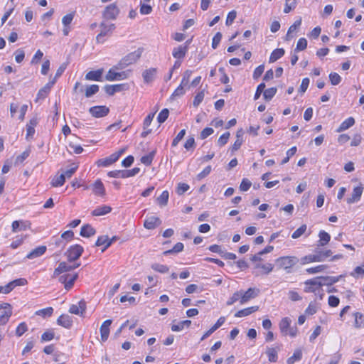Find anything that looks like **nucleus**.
<instances>
[{"label": "nucleus", "instance_id": "f257e3e1", "mask_svg": "<svg viewBox=\"0 0 364 364\" xmlns=\"http://www.w3.org/2000/svg\"><path fill=\"white\" fill-rule=\"evenodd\" d=\"M142 53V48H139L136 50L129 53L122 58L121 60L114 65V68L116 69H124L126 67L135 63L141 58Z\"/></svg>", "mask_w": 364, "mask_h": 364}, {"label": "nucleus", "instance_id": "f03ea898", "mask_svg": "<svg viewBox=\"0 0 364 364\" xmlns=\"http://www.w3.org/2000/svg\"><path fill=\"white\" fill-rule=\"evenodd\" d=\"M333 252L331 250H324V251H316V254L309 255L303 257L301 259V263L302 264H305L310 262H323L328 257L332 255Z\"/></svg>", "mask_w": 364, "mask_h": 364}, {"label": "nucleus", "instance_id": "7ed1b4c3", "mask_svg": "<svg viewBox=\"0 0 364 364\" xmlns=\"http://www.w3.org/2000/svg\"><path fill=\"white\" fill-rule=\"evenodd\" d=\"M299 262L295 256L280 257L276 259V264L279 269H284L287 273L291 272V269Z\"/></svg>", "mask_w": 364, "mask_h": 364}, {"label": "nucleus", "instance_id": "20e7f679", "mask_svg": "<svg viewBox=\"0 0 364 364\" xmlns=\"http://www.w3.org/2000/svg\"><path fill=\"white\" fill-rule=\"evenodd\" d=\"M117 69L113 66L107 72L105 79L108 81H114V80H120L128 78L130 70L122 71V72H116Z\"/></svg>", "mask_w": 364, "mask_h": 364}, {"label": "nucleus", "instance_id": "39448f33", "mask_svg": "<svg viewBox=\"0 0 364 364\" xmlns=\"http://www.w3.org/2000/svg\"><path fill=\"white\" fill-rule=\"evenodd\" d=\"M83 247L80 245H75L71 246L65 255L67 256L69 262H73L77 260L83 252Z\"/></svg>", "mask_w": 364, "mask_h": 364}, {"label": "nucleus", "instance_id": "423d86ee", "mask_svg": "<svg viewBox=\"0 0 364 364\" xmlns=\"http://www.w3.org/2000/svg\"><path fill=\"white\" fill-rule=\"evenodd\" d=\"M101 28L100 33L97 36L96 40L97 43H103V38L106 36H109L112 31L115 29V25L114 23L106 24L105 22H102L100 25Z\"/></svg>", "mask_w": 364, "mask_h": 364}, {"label": "nucleus", "instance_id": "0eeeda50", "mask_svg": "<svg viewBox=\"0 0 364 364\" xmlns=\"http://www.w3.org/2000/svg\"><path fill=\"white\" fill-rule=\"evenodd\" d=\"M12 314L11 306L4 303L0 304V325L6 324Z\"/></svg>", "mask_w": 364, "mask_h": 364}, {"label": "nucleus", "instance_id": "6e6552de", "mask_svg": "<svg viewBox=\"0 0 364 364\" xmlns=\"http://www.w3.org/2000/svg\"><path fill=\"white\" fill-rule=\"evenodd\" d=\"M119 14V9L115 4H111L106 6L102 13V16L107 20H114Z\"/></svg>", "mask_w": 364, "mask_h": 364}, {"label": "nucleus", "instance_id": "1a4fd4ad", "mask_svg": "<svg viewBox=\"0 0 364 364\" xmlns=\"http://www.w3.org/2000/svg\"><path fill=\"white\" fill-rule=\"evenodd\" d=\"M306 292L316 293L321 288V284L319 281V277H315L314 279H308L304 282Z\"/></svg>", "mask_w": 364, "mask_h": 364}, {"label": "nucleus", "instance_id": "9d476101", "mask_svg": "<svg viewBox=\"0 0 364 364\" xmlns=\"http://www.w3.org/2000/svg\"><path fill=\"white\" fill-rule=\"evenodd\" d=\"M78 274H74L73 275L66 274L59 277L58 281L64 284L65 288L68 290L73 287L75 281L77 279Z\"/></svg>", "mask_w": 364, "mask_h": 364}, {"label": "nucleus", "instance_id": "9b49d317", "mask_svg": "<svg viewBox=\"0 0 364 364\" xmlns=\"http://www.w3.org/2000/svg\"><path fill=\"white\" fill-rule=\"evenodd\" d=\"M259 289L256 288H249L246 291H241L240 304H244L258 296Z\"/></svg>", "mask_w": 364, "mask_h": 364}, {"label": "nucleus", "instance_id": "f8f14e48", "mask_svg": "<svg viewBox=\"0 0 364 364\" xmlns=\"http://www.w3.org/2000/svg\"><path fill=\"white\" fill-rule=\"evenodd\" d=\"M86 311V302L85 300H80L77 304H73L69 309V312L73 314L83 316Z\"/></svg>", "mask_w": 364, "mask_h": 364}, {"label": "nucleus", "instance_id": "ddd939ff", "mask_svg": "<svg viewBox=\"0 0 364 364\" xmlns=\"http://www.w3.org/2000/svg\"><path fill=\"white\" fill-rule=\"evenodd\" d=\"M109 109L106 106H94L90 108L89 112L96 118L103 117L108 114Z\"/></svg>", "mask_w": 364, "mask_h": 364}, {"label": "nucleus", "instance_id": "4468645a", "mask_svg": "<svg viewBox=\"0 0 364 364\" xmlns=\"http://www.w3.org/2000/svg\"><path fill=\"white\" fill-rule=\"evenodd\" d=\"M157 74V69L155 68H151L145 70L142 73V77L145 83H150L155 79Z\"/></svg>", "mask_w": 364, "mask_h": 364}, {"label": "nucleus", "instance_id": "2eb2a0df", "mask_svg": "<svg viewBox=\"0 0 364 364\" xmlns=\"http://www.w3.org/2000/svg\"><path fill=\"white\" fill-rule=\"evenodd\" d=\"M112 321L107 319L100 326V336L102 341H106L109 334V326H111Z\"/></svg>", "mask_w": 364, "mask_h": 364}, {"label": "nucleus", "instance_id": "dca6fc26", "mask_svg": "<svg viewBox=\"0 0 364 364\" xmlns=\"http://www.w3.org/2000/svg\"><path fill=\"white\" fill-rule=\"evenodd\" d=\"M363 188L361 186L355 187L350 197L346 199L349 204L354 203L360 200L362 196Z\"/></svg>", "mask_w": 364, "mask_h": 364}, {"label": "nucleus", "instance_id": "f3484780", "mask_svg": "<svg viewBox=\"0 0 364 364\" xmlns=\"http://www.w3.org/2000/svg\"><path fill=\"white\" fill-rule=\"evenodd\" d=\"M57 323L65 328H70L73 326V319L71 316L68 314H62L57 319Z\"/></svg>", "mask_w": 364, "mask_h": 364}, {"label": "nucleus", "instance_id": "a211bd4d", "mask_svg": "<svg viewBox=\"0 0 364 364\" xmlns=\"http://www.w3.org/2000/svg\"><path fill=\"white\" fill-rule=\"evenodd\" d=\"M73 270V267L70 264H68L65 262H61L58 267L55 269L53 277H57L60 274L68 272Z\"/></svg>", "mask_w": 364, "mask_h": 364}, {"label": "nucleus", "instance_id": "6ab92c4d", "mask_svg": "<svg viewBox=\"0 0 364 364\" xmlns=\"http://www.w3.org/2000/svg\"><path fill=\"white\" fill-rule=\"evenodd\" d=\"M342 275H340L338 277H331V276H326V277H318L319 281L321 284V287L323 286H331L336 282H338L340 279L342 277Z\"/></svg>", "mask_w": 364, "mask_h": 364}, {"label": "nucleus", "instance_id": "aec40b11", "mask_svg": "<svg viewBox=\"0 0 364 364\" xmlns=\"http://www.w3.org/2000/svg\"><path fill=\"white\" fill-rule=\"evenodd\" d=\"M161 224V220L159 218L151 216L148 218L145 221L144 226L148 230H153Z\"/></svg>", "mask_w": 364, "mask_h": 364}, {"label": "nucleus", "instance_id": "412c9836", "mask_svg": "<svg viewBox=\"0 0 364 364\" xmlns=\"http://www.w3.org/2000/svg\"><path fill=\"white\" fill-rule=\"evenodd\" d=\"M187 50V46H183L182 45L178 46L173 49L172 55L173 58L177 60L183 59L185 56Z\"/></svg>", "mask_w": 364, "mask_h": 364}, {"label": "nucleus", "instance_id": "4be33fe9", "mask_svg": "<svg viewBox=\"0 0 364 364\" xmlns=\"http://www.w3.org/2000/svg\"><path fill=\"white\" fill-rule=\"evenodd\" d=\"M46 247L44 245L39 246L34 250H33L31 252H30L27 255L26 258L32 259L36 257H38L41 255H43L46 251Z\"/></svg>", "mask_w": 364, "mask_h": 364}, {"label": "nucleus", "instance_id": "5701e85b", "mask_svg": "<svg viewBox=\"0 0 364 364\" xmlns=\"http://www.w3.org/2000/svg\"><path fill=\"white\" fill-rule=\"evenodd\" d=\"M117 161V156H115L112 154L107 158L99 159L96 162V164L97 165V166L106 167V166H108L114 164Z\"/></svg>", "mask_w": 364, "mask_h": 364}, {"label": "nucleus", "instance_id": "b1692460", "mask_svg": "<svg viewBox=\"0 0 364 364\" xmlns=\"http://www.w3.org/2000/svg\"><path fill=\"white\" fill-rule=\"evenodd\" d=\"M103 70L99 69L95 71H90L85 75L87 80L101 81Z\"/></svg>", "mask_w": 364, "mask_h": 364}, {"label": "nucleus", "instance_id": "393cba45", "mask_svg": "<svg viewBox=\"0 0 364 364\" xmlns=\"http://www.w3.org/2000/svg\"><path fill=\"white\" fill-rule=\"evenodd\" d=\"M258 306H253L251 307L245 308L242 310L238 311L235 313V317H244L250 315L251 314L258 311Z\"/></svg>", "mask_w": 364, "mask_h": 364}, {"label": "nucleus", "instance_id": "a878e982", "mask_svg": "<svg viewBox=\"0 0 364 364\" xmlns=\"http://www.w3.org/2000/svg\"><path fill=\"white\" fill-rule=\"evenodd\" d=\"M95 233V230L89 224L82 225L80 232V235L84 237H90Z\"/></svg>", "mask_w": 364, "mask_h": 364}, {"label": "nucleus", "instance_id": "bb28decb", "mask_svg": "<svg viewBox=\"0 0 364 364\" xmlns=\"http://www.w3.org/2000/svg\"><path fill=\"white\" fill-rule=\"evenodd\" d=\"M28 228H30V224L24 221L15 220L12 223V231L14 232L26 230Z\"/></svg>", "mask_w": 364, "mask_h": 364}, {"label": "nucleus", "instance_id": "cd10ccee", "mask_svg": "<svg viewBox=\"0 0 364 364\" xmlns=\"http://www.w3.org/2000/svg\"><path fill=\"white\" fill-rule=\"evenodd\" d=\"M291 320L288 317L282 318L279 323V329L284 336L288 335V329L291 327Z\"/></svg>", "mask_w": 364, "mask_h": 364}, {"label": "nucleus", "instance_id": "c85d7f7f", "mask_svg": "<svg viewBox=\"0 0 364 364\" xmlns=\"http://www.w3.org/2000/svg\"><path fill=\"white\" fill-rule=\"evenodd\" d=\"M112 208L108 205H102L95 208L92 212V215L94 216H101L110 213Z\"/></svg>", "mask_w": 364, "mask_h": 364}, {"label": "nucleus", "instance_id": "c756f323", "mask_svg": "<svg viewBox=\"0 0 364 364\" xmlns=\"http://www.w3.org/2000/svg\"><path fill=\"white\" fill-rule=\"evenodd\" d=\"M355 124V119L353 117H350L346 119L345 121H343L339 127L337 129V132H343L348 128L351 127Z\"/></svg>", "mask_w": 364, "mask_h": 364}, {"label": "nucleus", "instance_id": "7c9ffc66", "mask_svg": "<svg viewBox=\"0 0 364 364\" xmlns=\"http://www.w3.org/2000/svg\"><path fill=\"white\" fill-rule=\"evenodd\" d=\"M93 192L95 194L102 196L105 194V189L102 182L97 180L93 184Z\"/></svg>", "mask_w": 364, "mask_h": 364}, {"label": "nucleus", "instance_id": "2f4dec72", "mask_svg": "<svg viewBox=\"0 0 364 364\" xmlns=\"http://www.w3.org/2000/svg\"><path fill=\"white\" fill-rule=\"evenodd\" d=\"M191 324V321L190 320H185L178 322L177 324L173 323L171 325V330L173 331H182L184 327L188 328L190 325Z\"/></svg>", "mask_w": 364, "mask_h": 364}, {"label": "nucleus", "instance_id": "473e14b6", "mask_svg": "<svg viewBox=\"0 0 364 364\" xmlns=\"http://www.w3.org/2000/svg\"><path fill=\"white\" fill-rule=\"evenodd\" d=\"M283 48H277L272 51L269 57V63H274L281 58L284 55Z\"/></svg>", "mask_w": 364, "mask_h": 364}, {"label": "nucleus", "instance_id": "72a5a7b5", "mask_svg": "<svg viewBox=\"0 0 364 364\" xmlns=\"http://www.w3.org/2000/svg\"><path fill=\"white\" fill-rule=\"evenodd\" d=\"M277 350L274 348H267L265 352L270 363H276L277 361Z\"/></svg>", "mask_w": 364, "mask_h": 364}, {"label": "nucleus", "instance_id": "f704fd0d", "mask_svg": "<svg viewBox=\"0 0 364 364\" xmlns=\"http://www.w3.org/2000/svg\"><path fill=\"white\" fill-rule=\"evenodd\" d=\"M319 237V245L325 246L331 240L330 235L324 230H321L318 234Z\"/></svg>", "mask_w": 364, "mask_h": 364}, {"label": "nucleus", "instance_id": "c9c22d12", "mask_svg": "<svg viewBox=\"0 0 364 364\" xmlns=\"http://www.w3.org/2000/svg\"><path fill=\"white\" fill-rule=\"evenodd\" d=\"M65 181V175L60 174V176H55L52 178L50 184L53 187H60L64 184Z\"/></svg>", "mask_w": 364, "mask_h": 364}, {"label": "nucleus", "instance_id": "e433bc0d", "mask_svg": "<svg viewBox=\"0 0 364 364\" xmlns=\"http://www.w3.org/2000/svg\"><path fill=\"white\" fill-rule=\"evenodd\" d=\"M302 358V351L301 349H296L293 355L288 358L287 364H293L295 362L301 360Z\"/></svg>", "mask_w": 364, "mask_h": 364}, {"label": "nucleus", "instance_id": "4c0bfd02", "mask_svg": "<svg viewBox=\"0 0 364 364\" xmlns=\"http://www.w3.org/2000/svg\"><path fill=\"white\" fill-rule=\"evenodd\" d=\"M355 316V327L363 328L364 327V315L360 312L354 314Z\"/></svg>", "mask_w": 364, "mask_h": 364}, {"label": "nucleus", "instance_id": "58836bf2", "mask_svg": "<svg viewBox=\"0 0 364 364\" xmlns=\"http://www.w3.org/2000/svg\"><path fill=\"white\" fill-rule=\"evenodd\" d=\"M140 171L139 168L135 167L131 170H122L121 178H125L136 175Z\"/></svg>", "mask_w": 364, "mask_h": 364}, {"label": "nucleus", "instance_id": "ea45409f", "mask_svg": "<svg viewBox=\"0 0 364 364\" xmlns=\"http://www.w3.org/2000/svg\"><path fill=\"white\" fill-rule=\"evenodd\" d=\"M169 193L168 191H164L162 192L160 196H159L156 199L157 203L161 205L165 206L167 205L168 200Z\"/></svg>", "mask_w": 364, "mask_h": 364}, {"label": "nucleus", "instance_id": "a19ab883", "mask_svg": "<svg viewBox=\"0 0 364 364\" xmlns=\"http://www.w3.org/2000/svg\"><path fill=\"white\" fill-rule=\"evenodd\" d=\"M277 89L276 87H271L264 91L263 97L267 100H271L276 95Z\"/></svg>", "mask_w": 364, "mask_h": 364}, {"label": "nucleus", "instance_id": "79ce46f5", "mask_svg": "<svg viewBox=\"0 0 364 364\" xmlns=\"http://www.w3.org/2000/svg\"><path fill=\"white\" fill-rule=\"evenodd\" d=\"M151 269H154V271L160 272V273H167L169 270V268L168 266L164 265V264H161L159 263L152 264Z\"/></svg>", "mask_w": 364, "mask_h": 364}, {"label": "nucleus", "instance_id": "37998d69", "mask_svg": "<svg viewBox=\"0 0 364 364\" xmlns=\"http://www.w3.org/2000/svg\"><path fill=\"white\" fill-rule=\"evenodd\" d=\"M183 244L182 242H177L171 250H166L164 252V255H170L173 253H178L183 250Z\"/></svg>", "mask_w": 364, "mask_h": 364}, {"label": "nucleus", "instance_id": "c03bdc74", "mask_svg": "<svg viewBox=\"0 0 364 364\" xmlns=\"http://www.w3.org/2000/svg\"><path fill=\"white\" fill-rule=\"evenodd\" d=\"M99 91V86L97 85H92L87 87L85 90V97H90Z\"/></svg>", "mask_w": 364, "mask_h": 364}, {"label": "nucleus", "instance_id": "a18cd8bd", "mask_svg": "<svg viewBox=\"0 0 364 364\" xmlns=\"http://www.w3.org/2000/svg\"><path fill=\"white\" fill-rule=\"evenodd\" d=\"M307 47V41L306 38H301L299 39L297 43H296V48L294 49V53H296L298 51H301V50H304Z\"/></svg>", "mask_w": 364, "mask_h": 364}, {"label": "nucleus", "instance_id": "49530a36", "mask_svg": "<svg viewBox=\"0 0 364 364\" xmlns=\"http://www.w3.org/2000/svg\"><path fill=\"white\" fill-rule=\"evenodd\" d=\"M306 225L304 224L301 227H299L297 230H296L291 235V237L293 239H296L301 237L306 230Z\"/></svg>", "mask_w": 364, "mask_h": 364}, {"label": "nucleus", "instance_id": "de8ad7c7", "mask_svg": "<svg viewBox=\"0 0 364 364\" xmlns=\"http://www.w3.org/2000/svg\"><path fill=\"white\" fill-rule=\"evenodd\" d=\"M168 114H169V111L168 109L165 108V109H162L157 117L158 122L160 124L164 122L167 119Z\"/></svg>", "mask_w": 364, "mask_h": 364}, {"label": "nucleus", "instance_id": "09e8293b", "mask_svg": "<svg viewBox=\"0 0 364 364\" xmlns=\"http://www.w3.org/2000/svg\"><path fill=\"white\" fill-rule=\"evenodd\" d=\"M241 291H237L235 292L232 296L228 300L227 305L230 306L232 305L235 302L238 300H241Z\"/></svg>", "mask_w": 364, "mask_h": 364}, {"label": "nucleus", "instance_id": "8fccbe9b", "mask_svg": "<svg viewBox=\"0 0 364 364\" xmlns=\"http://www.w3.org/2000/svg\"><path fill=\"white\" fill-rule=\"evenodd\" d=\"M326 268H327V265L321 264V265H318V266H316L315 267L308 268V269H306V271L309 274H316V273H318V272H323Z\"/></svg>", "mask_w": 364, "mask_h": 364}, {"label": "nucleus", "instance_id": "3c124183", "mask_svg": "<svg viewBox=\"0 0 364 364\" xmlns=\"http://www.w3.org/2000/svg\"><path fill=\"white\" fill-rule=\"evenodd\" d=\"M183 86V85L180 84V85L174 90V92L171 95V98L173 100L176 97H181L182 95H183L185 93Z\"/></svg>", "mask_w": 364, "mask_h": 364}, {"label": "nucleus", "instance_id": "603ef678", "mask_svg": "<svg viewBox=\"0 0 364 364\" xmlns=\"http://www.w3.org/2000/svg\"><path fill=\"white\" fill-rule=\"evenodd\" d=\"M329 80L333 85H337L341 82V77L338 73H331L329 75Z\"/></svg>", "mask_w": 364, "mask_h": 364}, {"label": "nucleus", "instance_id": "864d4df0", "mask_svg": "<svg viewBox=\"0 0 364 364\" xmlns=\"http://www.w3.org/2000/svg\"><path fill=\"white\" fill-rule=\"evenodd\" d=\"M53 312V309L52 307H48L46 309H43L36 311V315L42 316L43 317L50 316Z\"/></svg>", "mask_w": 364, "mask_h": 364}, {"label": "nucleus", "instance_id": "5fc2aeb1", "mask_svg": "<svg viewBox=\"0 0 364 364\" xmlns=\"http://www.w3.org/2000/svg\"><path fill=\"white\" fill-rule=\"evenodd\" d=\"M54 332L53 330H48L44 332L41 336V341L43 342L49 341L53 339L54 338Z\"/></svg>", "mask_w": 364, "mask_h": 364}, {"label": "nucleus", "instance_id": "6e6d98bb", "mask_svg": "<svg viewBox=\"0 0 364 364\" xmlns=\"http://www.w3.org/2000/svg\"><path fill=\"white\" fill-rule=\"evenodd\" d=\"M154 153H150L148 155L143 156L141 158V162L146 166H149L151 164L153 159H154Z\"/></svg>", "mask_w": 364, "mask_h": 364}, {"label": "nucleus", "instance_id": "4d7b16f0", "mask_svg": "<svg viewBox=\"0 0 364 364\" xmlns=\"http://www.w3.org/2000/svg\"><path fill=\"white\" fill-rule=\"evenodd\" d=\"M230 136V134L228 132L222 134L218 140V145L220 146H223L225 145L228 141Z\"/></svg>", "mask_w": 364, "mask_h": 364}, {"label": "nucleus", "instance_id": "13d9d810", "mask_svg": "<svg viewBox=\"0 0 364 364\" xmlns=\"http://www.w3.org/2000/svg\"><path fill=\"white\" fill-rule=\"evenodd\" d=\"M109 242V237L108 235H101L98 237L96 242L95 246L100 247V246H105L107 245V243Z\"/></svg>", "mask_w": 364, "mask_h": 364}, {"label": "nucleus", "instance_id": "bf43d9fd", "mask_svg": "<svg viewBox=\"0 0 364 364\" xmlns=\"http://www.w3.org/2000/svg\"><path fill=\"white\" fill-rule=\"evenodd\" d=\"M318 309L317 305L315 302H311L306 308L305 313L308 315H314L316 313Z\"/></svg>", "mask_w": 364, "mask_h": 364}, {"label": "nucleus", "instance_id": "052dcab7", "mask_svg": "<svg viewBox=\"0 0 364 364\" xmlns=\"http://www.w3.org/2000/svg\"><path fill=\"white\" fill-rule=\"evenodd\" d=\"M252 186V183L247 178H243L240 185V189L242 191H247Z\"/></svg>", "mask_w": 364, "mask_h": 364}, {"label": "nucleus", "instance_id": "680f3d73", "mask_svg": "<svg viewBox=\"0 0 364 364\" xmlns=\"http://www.w3.org/2000/svg\"><path fill=\"white\" fill-rule=\"evenodd\" d=\"M236 16L237 12L235 10L230 11L226 18V25L230 26L233 23L234 20L236 18Z\"/></svg>", "mask_w": 364, "mask_h": 364}, {"label": "nucleus", "instance_id": "e2e57ef3", "mask_svg": "<svg viewBox=\"0 0 364 364\" xmlns=\"http://www.w3.org/2000/svg\"><path fill=\"white\" fill-rule=\"evenodd\" d=\"M189 186L184 183H179L176 189V192L178 195H183L189 189Z\"/></svg>", "mask_w": 364, "mask_h": 364}, {"label": "nucleus", "instance_id": "0e129e2a", "mask_svg": "<svg viewBox=\"0 0 364 364\" xmlns=\"http://www.w3.org/2000/svg\"><path fill=\"white\" fill-rule=\"evenodd\" d=\"M27 329L28 328L26 324L24 322L21 323L16 328V336H21L27 331Z\"/></svg>", "mask_w": 364, "mask_h": 364}, {"label": "nucleus", "instance_id": "69168bd1", "mask_svg": "<svg viewBox=\"0 0 364 364\" xmlns=\"http://www.w3.org/2000/svg\"><path fill=\"white\" fill-rule=\"evenodd\" d=\"M221 39H222V33L220 32L216 33V34L213 38V41H212V48L213 49H215L218 47Z\"/></svg>", "mask_w": 364, "mask_h": 364}, {"label": "nucleus", "instance_id": "338daca9", "mask_svg": "<svg viewBox=\"0 0 364 364\" xmlns=\"http://www.w3.org/2000/svg\"><path fill=\"white\" fill-rule=\"evenodd\" d=\"M204 98V92L201 91L198 92L194 97L193 105L194 107H198Z\"/></svg>", "mask_w": 364, "mask_h": 364}, {"label": "nucleus", "instance_id": "774afa93", "mask_svg": "<svg viewBox=\"0 0 364 364\" xmlns=\"http://www.w3.org/2000/svg\"><path fill=\"white\" fill-rule=\"evenodd\" d=\"M73 18H74L73 14H68L65 15V16H63V18L62 19V23L64 25V26L65 27L68 26L71 23L72 21L73 20Z\"/></svg>", "mask_w": 364, "mask_h": 364}]
</instances>
